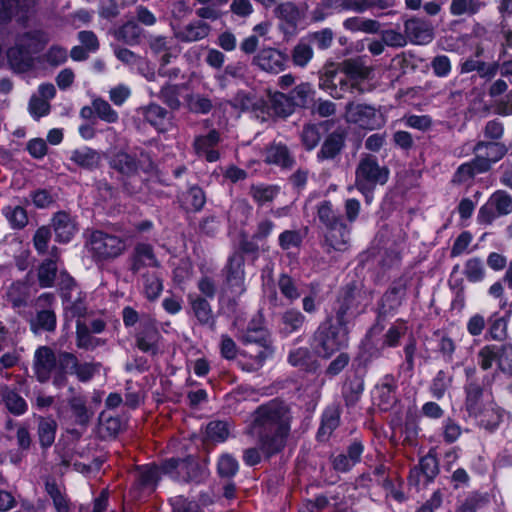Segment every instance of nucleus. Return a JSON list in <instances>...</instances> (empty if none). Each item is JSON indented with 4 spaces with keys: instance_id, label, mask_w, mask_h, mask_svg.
I'll return each mask as SVG.
<instances>
[{
    "instance_id": "1",
    "label": "nucleus",
    "mask_w": 512,
    "mask_h": 512,
    "mask_svg": "<svg viewBox=\"0 0 512 512\" xmlns=\"http://www.w3.org/2000/svg\"><path fill=\"white\" fill-rule=\"evenodd\" d=\"M248 433L257 437L265 459L281 453L291 431V409L275 398L258 406L252 413Z\"/></svg>"
},
{
    "instance_id": "2",
    "label": "nucleus",
    "mask_w": 512,
    "mask_h": 512,
    "mask_svg": "<svg viewBox=\"0 0 512 512\" xmlns=\"http://www.w3.org/2000/svg\"><path fill=\"white\" fill-rule=\"evenodd\" d=\"M466 392V409L474 422L487 431L497 429L503 420L504 410L476 383H469Z\"/></svg>"
},
{
    "instance_id": "3",
    "label": "nucleus",
    "mask_w": 512,
    "mask_h": 512,
    "mask_svg": "<svg viewBox=\"0 0 512 512\" xmlns=\"http://www.w3.org/2000/svg\"><path fill=\"white\" fill-rule=\"evenodd\" d=\"M349 327L345 321L335 320L329 316L322 322L311 338V346L314 353L328 359L334 353L347 346L349 340Z\"/></svg>"
},
{
    "instance_id": "4",
    "label": "nucleus",
    "mask_w": 512,
    "mask_h": 512,
    "mask_svg": "<svg viewBox=\"0 0 512 512\" xmlns=\"http://www.w3.org/2000/svg\"><path fill=\"white\" fill-rule=\"evenodd\" d=\"M371 299L372 292L367 291L361 282L347 283L337 291L332 308L334 319L349 324L359 314L362 304Z\"/></svg>"
},
{
    "instance_id": "5",
    "label": "nucleus",
    "mask_w": 512,
    "mask_h": 512,
    "mask_svg": "<svg viewBox=\"0 0 512 512\" xmlns=\"http://www.w3.org/2000/svg\"><path fill=\"white\" fill-rule=\"evenodd\" d=\"M390 171L379 165L373 155L363 156L355 171V186L365 196L367 202L377 185H384L389 179Z\"/></svg>"
},
{
    "instance_id": "6",
    "label": "nucleus",
    "mask_w": 512,
    "mask_h": 512,
    "mask_svg": "<svg viewBox=\"0 0 512 512\" xmlns=\"http://www.w3.org/2000/svg\"><path fill=\"white\" fill-rule=\"evenodd\" d=\"M240 340L247 346L245 354L259 365H262L274 352L270 334L262 327L255 328L249 324Z\"/></svg>"
},
{
    "instance_id": "7",
    "label": "nucleus",
    "mask_w": 512,
    "mask_h": 512,
    "mask_svg": "<svg viewBox=\"0 0 512 512\" xmlns=\"http://www.w3.org/2000/svg\"><path fill=\"white\" fill-rule=\"evenodd\" d=\"M345 118L348 122L368 130L378 129L384 125L382 115L374 107L366 104H347Z\"/></svg>"
},
{
    "instance_id": "8",
    "label": "nucleus",
    "mask_w": 512,
    "mask_h": 512,
    "mask_svg": "<svg viewBox=\"0 0 512 512\" xmlns=\"http://www.w3.org/2000/svg\"><path fill=\"white\" fill-rule=\"evenodd\" d=\"M160 331L156 321L149 315H142L135 334L136 347L142 352L156 355L159 351Z\"/></svg>"
},
{
    "instance_id": "9",
    "label": "nucleus",
    "mask_w": 512,
    "mask_h": 512,
    "mask_svg": "<svg viewBox=\"0 0 512 512\" xmlns=\"http://www.w3.org/2000/svg\"><path fill=\"white\" fill-rule=\"evenodd\" d=\"M86 248L94 256H119L123 252L124 243L116 236L93 231L87 237Z\"/></svg>"
},
{
    "instance_id": "10",
    "label": "nucleus",
    "mask_w": 512,
    "mask_h": 512,
    "mask_svg": "<svg viewBox=\"0 0 512 512\" xmlns=\"http://www.w3.org/2000/svg\"><path fill=\"white\" fill-rule=\"evenodd\" d=\"M32 40V33H24L17 38L15 46L8 49L7 58L13 69L25 72L32 68L34 62L32 55L36 50L29 49L24 45L25 42Z\"/></svg>"
},
{
    "instance_id": "11",
    "label": "nucleus",
    "mask_w": 512,
    "mask_h": 512,
    "mask_svg": "<svg viewBox=\"0 0 512 512\" xmlns=\"http://www.w3.org/2000/svg\"><path fill=\"white\" fill-rule=\"evenodd\" d=\"M409 279L401 276L394 280L388 290L383 294L378 311V318L385 317L396 311L406 296Z\"/></svg>"
},
{
    "instance_id": "12",
    "label": "nucleus",
    "mask_w": 512,
    "mask_h": 512,
    "mask_svg": "<svg viewBox=\"0 0 512 512\" xmlns=\"http://www.w3.org/2000/svg\"><path fill=\"white\" fill-rule=\"evenodd\" d=\"M57 368L56 353L49 346H40L36 349L33 360V370L40 383H47L51 374Z\"/></svg>"
},
{
    "instance_id": "13",
    "label": "nucleus",
    "mask_w": 512,
    "mask_h": 512,
    "mask_svg": "<svg viewBox=\"0 0 512 512\" xmlns=\"http://www.w3.org/2000/svg\"><path fill=\"white\" fill-rule=\"evenodd\" d=\"M364 446L360 440H353L346 451L330 456L332 468L339 473L349 472L356 464L361 462Z\"/></svg>"
},
{
    "instance_id": "14",
    "label": "nucleus",
    "mask_w": 512,
    "mask_h": 512,
    "mask_svg": "<svg viewBox=\"0 0 512 512\" xmlns=\"http://www.w3.org/2000/svg\"><path fill=\"white\" fill-rule=\"evenodd\" d=\"M36 0H0V23L15 18L19 23L28 20Z\"/></svg>"
},
{
    "instance_id": "15",
    "label": "nucleus",
    "mask_w": 512,
    "mask_h": 512,
    "mask_svg": "<svg viewBox=\"0 0 512 512\" xmlns=\"http://www.w3.org/2000/svg\"><path fill=\"white\" fill-rule=\"evenodd\" d=\"M288 56L275 48H263L254 57V64L261 70L278 74L285 70Z\"/></svg>"
},
{
    "instance_id": "16",
    "label": "nucleus",
    "mask_w": 512,
    "mask_h": 512,
    "mask_svg": "<svg viewBox=\"0 0 512 512\" xmlns=\"http://www.w3.org/2000/svg\"><path fill=\"white\" fill-rule=\"evenodd\" d=\"M224 271L226 288L233 297H239L246 290L244 283V258H230Z\"/></svg>"
},
{
    "instance_id": "17",
    "label": "nucleus",
    "mask_w": 512,
    "mask_h": 512,
    "mask_svg": "<svg viewBox=\"0 0 512 512\" xmlns=\"http://www.w3.org/2000/svg\"><path fill=\"white\" fill-rule=\"evenodd\" d=\"M320 87L335 99H341L347 92H358V86L354 84L344 73H327L321 78Z\"/></svg>"
},
{
    "instance_id": "18",
    "label": "nucleus",
    "mask_w": 512,
    "mask_h": 512,
    "mask_svg": "<svg viewBox=\"0 0 512 512\" xmlns=\"http://www.w3.org/2000/svg\"><path fill=\"white\" fill-rule=\"evenodd\" d=\"M187 299L197 322L201 326H207L211 330H215L216 319L209 300L198 294H189Z\"/></svg>"
},
{
    "instance_id": "19",
    "label": "nucleus",
    "mask_w": 512,
    "mask_h": 512,
    "mask_svg": "<svg viewBox=\"0 0 512 512\" xmlns=\"http://www.w3.org/2000/svg\"><path fill=\"white\" fill-rule=\"evenodd\" d=\"M138 113L160 132L168 131L172 127L171 116L157 104L140 107Z\"/></svg>"
},
{
    "instance_id": "20",
    "label": "nucleus",
    "mask_w": 512,
    "mask_h": 512,
    "mask_svg": "<svg viewBox=\"0 0 512 512\" xmlns=\"http://www.w3.org/2000/svg\"><path fill=\"white\" fill-rule=\"evenodd\" d=\"M219 141V133L216 130H211L207 135L195 138L194 150L199 157L205 158L208 162H215L219 159V153L215 149Z\"/></svg>"
},
{
    "instance_id": "21",
    "label": "nucleus",
    "mask_w": 512,
    "mask_h": 512,
    "mask_svg": "<svg viewBox=\"0 0 512 512\" xmlns=\"http://www.w3.org/2000/svg\"><path fill=\"white\" fill-rule=\"evenodd\" d=\"M406 41L415 44H426L432 40V28L429 23L421 19L407 20L404 25Z\"/></svg>"
},
{
    "instance_id": "22",
    "label": "nucleus",
    "mask_w": 512,
    "mask_h": 512,
    "mask_svg": "<svg viewBox=\"0 0 512 512\" xmlns=\"http://www.w3.org/2000/svg\"><path fill=\"white\" fill-rule=\"evenodd\" d=\"M372 69L366 66L360 59H348L342 64V73L358 86V93H363V83L370 77Z\"/></svg>"
},
{
    "instance_id": "23",
    "label": "nucleus",
    "mask_w": 512,
    "mask_h": 512,
    "mask_svg": "<svg viewBox=\"0 0 512 512\" xmlns=\"http://www.w3.org/2000/svg\"><path fill=\"white\" fill-rule=\"evenodd\" d=\"M210 30V25L203 21L196 20L175 30L174 36L181 42L191 43L206 38Z\"/></svg>"
},
{
    "instance_id": "24",
    "label": "nucleus",
    "mask_w": 512,
    "mask_h": 512,
    "mask_svg": "<svg viewBox=\"0 0 512 512\" xmlns=\"http://www.w3.org/2000/svg\"><path fill=\"white\" fill-rule=\"evenodd\" d=\"M305 321L306 317L299 310L287 309L279 317V332L284 336L298 333L303 329Z\"/></svg>"
},
{
    "instance_id": "25",
    "label": "nucleus",
    "mask_w": 512,
    "mask_h": 512,
    "mask_svg": "<svg viewBox=\"0 0 512 512\" xmlns=\"http://www.w3.org/2000/svg\"><path fill=\"white\" fill-rule=\"evenodd\" d=\"M288 362L307 373H315L320 367L319 361L307 347H299L290 351Z\"/></svg>"
},
{
    "instance_id": "26",
    "label": "nucleus",
    "mask_w": 512,
    "mask_h": 512,
    "mask_svg": "<svg viewBox=\"0 0 512 512\" xmlns=\"http://www.w3.org/2000/svg\"><path fill=\"white\" fill-rule=\"evenodd\" d=\"M149 47L153 53L161 55L163 65L170 63L172 58H176L179 50L173 38L166 36H152L149 40Z\"/></svg>"
},
{
    "instance_id": "27",
    "label": "nucleus",
    "mask_w": 512,
    "mask_h": 512,
    "mask_svg": "<svg viewBox=\"0 0 512 512\" xmlns=\"http://www.w3.org/2000/svg\"><path fill=\"white\" fill-rule=\"evenodd\" d=\"M379 391V407L383 411L391 410L397 403V383L392 374H387L383 382L376 387Z\"/></svg>"
},
{
    "instance_id": "28",
    "label": "nucleus",
    "mask_w": 512,
    "mask_h": 512,
    "mask_svg": "<svg viewBox=\"0 0 512 512\" xmlns=\"http://www.w3.org/2000/svg\"><path fill=\"white\" fill-rule=\"evenodd\" d=\"M56 239L59 242H69L76 232V225L71 216L65 212H58L52 219Z\"/></svg>"
},
{
    "instance_id": "29",
    "label": "nucleus",
    "mask_w": 512,
    "mask_h": 512,
    "mask_svg": "<svg viewBox=\"0 0 512 512\" xmlns=\"http://www.w3.org/2000/svg\"><path fill=\"white\" fill-rule=\"evenodd\" d=\"M265 161L283 168H291L295 162L287 146L281 143H274L266 149Z\"/></svg>"
},
{
    "instance_id": "30",
    "label": "nucleus",
    "mask_w": 512,
    "mask_h": 512,
    "mask_svg": "<svg viewBox=\"0 0 512 512\" xmlns=\"http://www.w3.org/2000/svg\"><path fill=\"white\" fill-rule=\"evenodd\" d=\"M340 423V408L337 405H332L326 408L322 415L321 426L317 433V438L320 441L327 440L332 432L339 426Z\"/></svg>"
},
{
    "instance_id": "31",
    "label": "nucleus",
    "mask_w": 512,
    "mask_h": 512,
    "mask_svg": "<svg viewBox=\"0 0 512 512\" xmlns=\"http://www.w3.org/2000/svg\"><path fill=\"white\" fill-rule=\"evenodd\" d=\"M180 462L178 480L199 482L202 479L203 469L195 456L187 455Z\"/></svg>"
},
{
    "instance_id": "32",
    "label": "nucleus",
    "mask_w": 512,
    "mask_h": 512,
    "mask_svg": "<svg viewBox=\"0 0 512 512\" xmlns=\"http://www.w3.org/2000/svg\"><path fill=\"white\" fill-rule=\"evenodd\" d=\"M105 344V340L94 337L90 328L82 321L76 323V346L79 349L93 351L97 347Z\"/></svg>"
},
{
    "instance_id": "33",
    "label": "nucleus",
    "mask_w": 512,
    "mask_h": 512,
    "mask_svg": "<svg viewBox=\"0 0 512 512\" xmlns=\"http://www.w3.org/2000/svg\"><path fill=\"white\" fill-rule=\"evenodd\" d=\"M474 150L482 153L493 164L500 161L507 153L509 148L499 141H478Z\"/></svg>"
},
{
    "instance_id": "34",
    "label": "nucleus",
    "mask_w": 512,
    "mask_h": 512,
    "mask_svg": "<svg viewBox=\"0 0 512 512\" xmlns=\"http://www.w3.org/2000/svg\"><path fill=\"white\" fill-rule=\"evenodd\" d=\"M326 6L340 13L351 11L363 13L373 8L374 0H324Z\"/></svg>"
},
{
    "instance_id": "35",
    "label": "nucleus",
    "mask_w": 512,
    "mask_h": 512,
    "mask_svg": "<svg viewBox=\"0 0 512 512\" xmlns=\"http://www.w3.org/2000/svg\"><path fill=\"white\" fill-rule=\"evenodd\" d=\"M144 30L134 20L127 21L120 26L114 33L116 39L123 41L127 45H137L143 37Z\"/></svg>"
},
{
    "instance_id": "36",
    "label": "nucleus",
    "mask_w": 512,
    "mask_h": 512,
    "mask_svg": "<svg viewBox=\"0 0 512 512\" xmlns=\"http://www.w3.org/2000/svg\"><path fill=\"white\" fill-rule=\"evenodd\" d=\"M70 160L84 169L91 170L99 166L101 156L89 147H82L71 152Z\"/></svg>"
},
{
    "instance_id": "37",
    "label": "nucleus",
    "mask_w": 512,
    "mask_h": 512,
    "mask_svg": "<svg viewBox=\"0 0 512 512\" xmlns=\"http://www.w3.org/2000/svg\"><path fill=\"white\" fill-rule=\"evenodd\" d=\"M343 27L350 32H363L367 34H375L380 31L381 24L374 19L363 17H349L343 21Z\"/></svg>"
},
{
    "instance_id": "38",
    "label": "nucleus",
    "mask_w": 512,
    "mask_h": 512,
    "mask_svg": "<svg viewBox=\"0 0 512 512\" xmlns=\"http://www.w3.org/2000/svg\"><path fill=\"white\" fill-rule=\"evenodd\" d=\"M57 430V423L51 417H42L38 418V428L37 434L41 447L43 449H47L55 441V435Z\"/></svg>"
},
{
    "instance_id": "39",
    "label": "nucleus",
    "mask_w": 512,
    "mask_h": 512,
    "mask_svg": "<svg viewBox=\"0 0 512 512\" xmlns=\"http://www.w3.org/2000/svg\"><path fill=\"white\" fill-rule=\"evenodd\" d=\"M69 407L75 423L82 427H87L91 422L94 412L89 410L86 406V400L81 396H73L68 400Z\"/></svg>"
},
{
    "instance_id": "40",
    "label": "nucleus",
    "mask_w": 512,
    "mask_h": 512,
    "mask_svg": "<svg viewBox=\"0 0 512 512\" xmlns=\"http://www.w3.org/2000/svg\"><path fill=\"white\" fill-rule=\"evenodd\" d=\"M344 229H338V227L330 228L326 232V243L334 251L345 252L350 240V228L345 222H343Z\"/></svg>"
},
{
    "instance_id": "41",
    "label": "nucleus",
    "mask_w": 512,
    "mask_h": 512,
    "mask_svg": "<svg viewBox=\"0 0 512 512\" xmlns=\"http://www.w3.org/2000/svg\"><path fill=\"white\" fill-rule=\"evenodd\" d=\"M0 395L5 403L6 408L14 415H22L27 410L26 401L15 391L8 386L0 389Z\"/></svg>"
},
{
    "instance_id": "42",
    "label": "nucleus",
    "mask_w": 512,
    "mask_h": 512,
    "mask_svg": "<svg viewBox=\"0 0 512 512\" xmlns=\"http://www.w3.org/2000/svg\"><path fill=\"white\" fill-rule=\"evenodd\" d=\"M160 479V472L157 465L143 466L136 472V484L139 489L154 490Z\"/></svg>"
},
{
    "instance_id": "43",
    "label": "nucleus",
    "mask_w": 512,
    "mask_h": 512,
    "mask_svg": "<svg viewBox=\"0 0 512 512\" xmlns=\"http://www.w3.org/2000/svg\"><path fill=\"white\" fill-rule=\"evenodd\" d=\"M57 318L53 310L43 309L37 312L36 317L30 322L34 333L39 331L53 332L56 329Z\"/></svg>"
},
{
    "instance_id": "44",
    "label": "nucleus",
    "mask_w": 512,
    "mask_h": 512,
    "mask_svg": "<svg viewBox=\"0 0 512 512\" xmlns=\"http://www.w3.org/2000/svg\"><path fill=\"white\" fill-rule=\"evenodd\" d=\"M344 145V139L340 134L332 133L324 141L321 149L317 153L320 160H328L335 158Z\"/></svg>"
},
{
    "instance_id": "45",
    "label": "nucleus",
    "mask_w": 512,
    "mask_h": 512,
    "mask_svg": "<svg viewBox=\"0 0 512 512\" xmlns=\"http://www.w3.org/2000/svg\"><path fill=\"white\" fill-rule=\"evenodd\" d=\"M318 218L322 224L325 225L327 231L330 228L338 227V229L343 228V219L340 215H338L332 208V204L329 201H323L318 206Z\"/></svg>"
},
{
    "instance_id": "46",
    "label": "nucleus",
    "mask_w": 512,
    "mask_h": 512,
    "mask_svg": "<svg viewBox=\"0 0 512 512\" xmlns=\"http://www.w3.org/2000/svg\"><path fill=\"white\" fill-rule=\"evenodd\" d=\"M279 188L274 185H252L250 188V195L258 205H264L272 202L278 195Z\"/></svg>"
},
{
    "instance_id": "47",
    "label": "nucleus",
    "mask_w": 512,
    "mask_h": 512,
    "mask_svg": "<svg viewBox=\"0 0 512 512\" xmlns=\"http://www.w3.org/2000/svg\"><path fill=\"white\" fill-rule=\"evenodd\" d=\"M239 463L231 454H222L217 463V473L222 479L230 480L237 474Z\"/></svg>"
},
{
    "instance_id": "48",
    "label": "nucleus",
    "mask_w": 512,
    "mask_h": 512,
    "mask_svg": "<svg viewBox=\"0 0 512 512\" xmlns=\"http://www.w3.org/2000/svg\"><path fill=\"white\" fill-rule=\"evenodd\" d=\"M100 433L102 438H115L121 431L122 423L118 416H106L101 413L99 417Z\"/></svg>"
},
{
    "instance_id": "49",
    "label": "nucleus",
    "mask_w": 512,
    "mask_h": 512,
    "mask_svg": "<svg viewBox=\"0 0 512 512\" xmlns=\"http://www.w3.org/2000/svg\"><path fill=\"white\" fill-rule=\"evenodd\" d=\"M364 391V382L362 379L354 378L350 380L343 389V397L346 406H354Z\"/></svg>"
},
{
    "instance_id": "50",
    "label": "nucleus",
    "mask_w": 512,
    "mask_h": 512,
    "mask_svg": "<svg viewBox=\"0 0 512 512\" xmlns=\"http://www.w3.org/2000/svg\"><path fill=\"white\" fill-rule=\"evenodd\" d=\"M57 274V264L52 258H47L38 269V281L41 287H51Z\"/></svg>"
},
{
    "instance_id": "51",
    "label": "nucleus",
    "mask_w": 512,
    "mask_h": 512,
    "mask_svg": "<svg viewBox=\"0 0 512 512\" xmlns=\"http://www.w3.org/2000/svg\"><path fill=\"white\" fill-rule=\"evenodd\" d=\"M510 314L511 311H508L506 316L500 317L497 313H495L490 317L489 333L492 339L502 341L507 337V325Z\"/></svg>"
},
{
    "instance_id": "52",
    "label": "nucleus",
    "mask_w": 512,
    "mask_h": 512,
    "mask_svg": "<svg viewBox=\"0 0 512 512\" xmlns=\"http://www.w3.org/2000/svg\"><path fill=\"white\" fill-rule=\"evenodd\" d=\"M3 214L14 229H21L28 223L27 212L21 206H7L3 208Z\"/></svg>"
},
{
    "instance_id": "53",
    "label": "nucleus",
    "mask_w": 512,
    "mask_h": 512,
    "mask_svg": "<svg viewBox=\"0 0 512 512\" xmlns=\"http://www.w3.org/2000/svg\"><path fill=\"white\" fill-rule=\"evenodd\" d=\"M271 107L276 115L287 117L294 112L295 104L289 96L276 93L271 98Z\"/></svg>"
},
{
    "instance_id": "54",
    "label": "nucleus",
    "mask_w": 512,
    "mask_h": 512,
    "mask_svg": "<svg viewBox=\"0 0 512 512\" xmlns=\"http://www.w3.org/2000/svg\"><path fill=\"white\" fill-rule=\"evenodd\" d=\"M489 199L493 203L499 217L512 213V197L505 190L495 191Z\"/></svg>"
},
{
    "instance_id": "55",
    "label": "nucleus",
    "mask_w": 512,
    "mask_h": 512,
    "mask_svg": "<svg viewBox=\"0 0 512 512\" xmlns=\"http://www.w3.org/2000/svg\"><path fill=\"white\" fill-rule=\"evenodd\" d=\"M417 466L423 472L424 483H429L439 473L438 461L432 451L422 457Z\"/></svg>"
},
{
    "instance_id": "56",
    "label": "nucleus",
    "mask_w": 512,
    "mask_h": 512,
    "mask_svg": "<svg viewBox=\"0 0 512 512\" xmlns=\"http://www.w3.org/2000/svg\"><path fill=\"white\" fill-rule=\"evenodd\" d=\"M482 6L480 0H452L450 13L453 15L467 14L469 16L478 13Z\"/></svg>"
},
{
    "instance_id": "57",
    "label": "nucleus",
    "mask_w": 512,
    "mask_h": 512,
    "mask_svg": "<svg viewBox=\"0 0 512 512\" xmlns=\"http://www.w3.org/2000/svg\"><path fill=\"white\" fill-rule=\"evenodd\" d=\"M96 116L104 122L116 123L119 119L118 113L111 107L108 101L102 98L93 99Z\"/></svg>"
},
{
    "instance_id": "58",
    "label": "nucleus",
    "mask_w": 512,
    "mask_h": 512,
    "mask_svg": "<svg viewBox=\"0 0 512 512\" xmlns=\"http://www.w3.org/2000/svg\"><path fill=\"white\" fill-rule=\"evenodd\" d=\"M111 165L123 174H131L137 170V162L135 158L125 152L117 153L113 157Z\"/></svg>"
},
{
    "instance_id": "59",
    "label": "nucleus",
    "mask_w": 512,
    "mask_h": 512,
    "mask_svg": "<svg viewBox=\"0 0 512 512\" xmlns=\"http://www.w3.org/2000/svg\"><path fill=\"white\" fill-rule=\"evenodd\" d=\"M43 61L49 66L58 67L68 59V51L60 45H52L42 56Z\"/></svg>"
},
{
    "instance_id": "60",
    "label": "nucleus",
    "mask_w": 512,
    "mask_h": 512,
    "mask_svg": "<svg viewBox=\"0 0 512 512\" xmlns=\"http://www.w3.org/2000/svg\"><path fill=\"white\" fill-rule=\"evenodd\" d=\"M209 439L215 442H224L229 436L228 423L225 421H211L206 427Z\"/></svg>"
},
{
    "instance_id": "61",
    "label": "nucleus",
    "mask_w": 512,
    "mask_h": 512,
    "mask_svg": "<svg viewBox=\"0 0 512 512\" xmlns=\"http://www.w3.org/2000/svg\"><path fill=\"white\" fill-rule=\"evenodd\" d=\"M313 57V49L307 43H298L292 51V61L294 65L305 67Z\"/></svg>"
},
{
    "instance_id": "62",
    "label": "nucleus",
    "mask_w": 512,
    "mask_h": 512,
    "mask_svg": "<svg viewBox=\"0 0 512 512\" xmlns=\"http://www.w3.org/2000/svg\"><path fill=\"white\" fill-rule=\"evenodd\" d=\"M321 139L320 129L316 124H307L303 127L301 140L307 150L314 149Z\"/></svg>"
},
{
    "instance_id": "63",
    "label": "nucleus",
    "mask_w": 512,
    "mask_h": 512,
    "mask_svg": "<svg viewBox=\"0 0 512 512\" xmlns=\"http://www.w3.org/2000/svg\"><path fill=\"white\" fill-rule=\"evenodd\" d=\"M27 286L22 283H16L8 291V299L13 307L20 308L27 305L28 293Z\"/></svg>"
},
{
    "instance_id": "64",
    "label": "nucleus",
    "mask_w": 512,
    "mask_h": 512,
    "mask_svg": "<svg viewBox=\"0 0 512 512\" xmlns=\"http://www.w3.org/2000/svg\"><path fill=\"white\" fill-rule=\"evenodd\" d=\"M303 235L297 230H285L279 235L278 242L282 249L289 250L301 245Z\"/></svg>"
}]
</instances>
